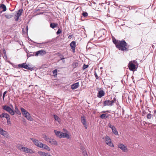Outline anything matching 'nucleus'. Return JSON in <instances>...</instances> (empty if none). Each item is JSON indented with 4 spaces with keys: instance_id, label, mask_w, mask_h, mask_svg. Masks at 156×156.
Returning <instances> with one entry per match:
<instances>
[{
    "instance_id": "nucleus-23",
    "label": "nucleus",
    "mask_w": 156,
    "mask_h": 156,
    "mask_svg": "<svg viewBox=\"0 0 156 156\" xmlns=\"http://www.w3.org/2000/svg\"><path fill=\"white\" fill-rule=\"evenodd\" d=\"M58 25L57 23H53L50 24V27L52 28H54Z\"/></svg>"
},
{
    "instance_id": "nucleus-54",
    "label": "nucleus",
    "mask_w": 156,
    "mask_h": 156,
    "mask_svg": "<svg viewBox=\"0 0 156 156\" xmlns=\"http://www.w3.org/2000/svg\"><path fill=\"white\" fill-rule=\"evenodd\" d=\"M106 112V111H103L102 112V113H105Z\"/></svg>"
},
{
    "instance_id": "nucleus-26",
    "label": "nucleus",
    "mask_w": 156,
    "mask_h": 156,
    "mask_svg": "<svg viewBox=\"0 0 156 156\" xmlns=\"http://www.w3.org/2000/svg\"><path fill=\"white\" fill-rule=\"evenodd\" d=\"M28 120L32 121L33 120V118L30 116V114L29 113H28V115H26L24 116Z\"/></svg>"
},
{
    "instance_id": "nucleus-41",
    "label": "nucleus",
    "mask_w": 156,
    "mask_h": 156,
    "mask_svg": "<svg viewBox=\"0 0 156 156\" xmlns=\"http://www.w3.org/2000/svg\"><path fill=\"white\" fill-rule=\"evenodd\" d=\"M108 126L109 127L111 128L112 129V128H113L115 127V126H114L112 125L110 123H108Z\"/></svg>"
},
{
    "instance_id": "nucleus-11",
    "label": "nucleus",
    "mask_w": 156,
    "mask_h": 156,
    "mask_svg": "<svg viewBox=\"0 0 156 156\" xmlns=\"http://www.w3.org/2000/svg\"><path fill=\"white\" fill-rule=\"evenodd\" d=\"M27 148V147H23V145H19L17 146V148L19 150L25 152H26Z\"/></svg>"
},
{
    "instance_id": "nucleus-38",
    "label": "nucleus",
    "mask_w": 156,
    "mask_h": 156,
    "mask_svg": "<svg viewBox=\"0 0 156 156\" xmlns=\"http://www.w3.org/2000/svg\"><path fill=\"white\" fill-rule=\"evenodd\" d=\"M57 69H55V70H54L52 71V73H53V74H54V76L57 75Z\"/></svg>"
},
{
    "instance_id": "nucleus-39",
    "label": "nucleus",
    "mask_w": 156,
    "mask_h": 156,
    "mask_svg": "<svg viewBox=\"0 0 156 156\" xmlns=\"http://www.w3.org/2000/svg\"><path fill=\"white\" fill-rule=\"evenodd\" d=\"M152 115L150 113L148 114L147 115V118L148 119H151Z\"/></svg>"
},
{
    "instance_id": "nucleus-42",
    "label": "nucleus",
    "mask_w": 156,
    "mask_h": 156,
    "mask_svg": "<svg viewBox=\"0 0 156 156\" xmlns=\"http://www.w3.org/2000/svg\"><path fill=\"white\" fill-rule=\"evenodd\" d=\"M88 67V65H86L85 64L83 65V69L84 70L85 69H86Z\"/></svg>"
},
{
    "instance_id": "nucleus-2",
    "label": "nucleus",
    "mask_w": 156,
    "mask_h": 156,
    "mask_svg": "<svg viewBox=\"0 0 156 156\" xmlns=\"http://www.w3.org/2000/svg\"><path fill=\"white\" fill-rule=\"evenodd\" d=\"M138 65V64L136 60L131 61L129 62L128 64L129 69L133 71L136 70Z\"/></svg>"
},
{
    "instance_id": "nucleus-55",
    "label": "nucleus",
    "mask_w": 156,
    "mask_h": 156,
    "mask_svg": "<svg viewBox=\"0 0 156 156\" xmlns=\"http://www.w3.org/2000/svg\"><path fill=\"white\" fill-rule=\"evenodd\" d=\"M64 59V58H61V60H62V59Z\"/></svg>"
},
{
    "instance_id": "nucleus-31",
    "label": "nucleus",
    "mask_w": 156,
    "mask_h": 156,
    "mask_svg": "<svg viewBox=\"0 0 156 156\" xmlns=\"http://www.w3.org/2000/svg\"><path fill=\"white\" fill-rule=\"evenodd\" d=\"M23 11V9H19L18 10V12L16 13V15L18 16H20Z\"/></svg>"
},
{
    "instance_id": "nucleus-3",
    "label": "nucleus",
    "mask_w": 156,
    "mask_h": 156,
    "mask_svg": "<svg viewBox=\"0 0 156 156\" xmlns=\"http://www.w3.org/2000/svg\"><path fill=\"white\" fill-rule=\"evenodd\" d=\"M54 132L56 136L59 138H67V139H69L70 138L69 135L66 133H63L55 130H54Z\"/></svg>"
},
{
    "instance_id": "nucleus-43",
    "label": "nucleus",
    "mask_w": 156,
    "mask_h": 156,
    "mask_svg": "<svg viewBox=\"0 0 156 156\" xmlns=\"http://www.w3.org/2000/svg\"><path fill=\"white\" fill-rule=\"evenodd\" d=\"M62 31L60 29H59L57 32H56V34L58 35L62 32Z\"/></svg>"
},
{
    "instance_id": "nucleus-18",
    "label": "nucleus",
    "mask_w": 156,
    "mask_h": 156,
    "mask_svg": "<svg viewBox=\"0 0 156 156\" xmlns=\"http://www.w3.org/2000/svg\"><path fill=\"white\" fill-rule=\"evenodd\" d=\"M40 148H42L46 150L49 151H50L51 150L50 148L48 146L43 144L42 147H41Z\"/></svg>"
},
{
    "instance_id": "nucleus-33",
    "label": "nucleus",
    "mask_w": 156,
    "mask_h": 156,
    "mask_svg": "<svg viewBox=\"0 0 156 156\" xmlns=\"http://www.w3.org/2000/svg\"><path fill=\"white\" fill-rule=\"evenodd\" d=\"M13 106L12 105L10 104V114L13 115L14 114V112L12 109Z\"/></svg>"
},
{
    "instance_id": "nucleus-52",
    "label": "nucleus",
    "mask_w": 156,
    "mask_h": 156,
    "mask_svg": "<svg viewBox=\"0 0 156 156\" xmlns=\"http://www.w3.org/2000/svg\"><path fill=\"white\" fill-rule=\"evenodd\" d=\"M26 30H27V31H28V26H27L26 27Z\"/></svg>"
},
{
    "instance_id": "nucleus-50",
    "label": "nucleus",
    "mask_w": 156,
    "mask_h": 156,
    "mask_svg": "<svg viewBox=\"0 0 156 156\" xmlns=\"http://www.w3.org/2000/svg\"><path fill=\"white\" fill-rule=\"evenodd\" d=\"M5 16L6 19H9V15L5 14Z\"/></svg>"
},
{
    "instance_id": "nucleus-13",
    "label": "nucleus",
    "mask_w": 156,
    "mask_h": 156,
    "mask_svg": "<svg viewBox=\"0 0 156 156\" xmlns=\"http://www.w3.org/2000/svg\"><path fill=\"white\" fill-rule=\"evenodd\" d=\"M112 106L111 101L110 100H105L103 103V106Z\"/></svg>"
},
{
    "instance_id": "nucleus-9",
    "label": "nucleus",
    "mask_w": 156,
    "mask_h": 156,
    "mask_svg": "<svg viewBox=\"0 0 156 156\" xmlns=\"http://www.w3.org/2000/svg\"><path fill=\"white\" fill-rule=\"evenodd\" d=\"M105 94V93L103 90H101L98 92L97 96L98 98H101L104 96Z\"/></svg>"
},
{
    "instance_id": "nucleus-22",
    "label": "nucleus",
    "mask_w": 156,
    "mask_h": 156,
    "mask_svg": "<svg viewBox=\"0 0 156 156\" xmlns=\"http://www.w3.org/2000/svg\"><path fill=\"white\" fill-rule=\"evenodd\" d=\"M0 9H3V11H5L6 10V8L5 5L3 4H1L0 5Z\"/></svg>"
},
{
    "instance_id": "nucleus-7",
    "label": "nucleus",
    "mask_w": 156,
    "mask_h": 156,
    "mask_svg": "<svg viewBox=\"0 0 156 156\" xmlns=\"http://www.w3.org/2000/svg\"><path fill=\"white\" fill-rule=\"evenodd\" d=\"M0 117L6 118L8 123L9 124L10 123V118H9V115L8 114L5 113H2L0 115Z\"/></svg>"
},
{
    "instance_id": "nucleus-37",
    "label": "nucleus",
    "mask_w": 156,
    "mask_h": 156,
    "mask_svg": "<svg viewBox=\"0 0 156 156\" xmlns=\"http://www.w3.org/2000/svg\"><path fill=\"white\" fill-rule=\"evenodd\" d=\"M116 101V99L115 98H114L113 100L111 101V105L112 106L113 105L114 103H115Z\"/></svg>"
},
{
    "instance_id": "nucleus-16",
    "label": "nucleus",
    "mask_w": 156,
    "mask_h": 156,
    "mask_svg": "<svg viewBox=\"0 0 156 156\" xmlns=\"http://www.w3.org/2000/svg\"><path fill=\"white\" fill-rule=\"evenodd\" d=\"M49 143L51 144H54L55 145H57V141L54 139H50L49 141Z\"/></svg>"
},
{
    "instance_id": "nucleus-48",
    "label": "nucleus",
    "mask_w": 156,
    "mask_h": 156,
    "mask_svg": "<svg viewBox=\"0 0 156 156\" xmlns=\"http://www.w3.org/2000/svg\"><path fill=\"white\" fill-rule=\"evenodd\" d=\"M146 114V112L144 110V111H143L142 115L143 116H144Z\"/></svg>"
},
{
    "instance_id": "nucleus-49",
    "label": "nucleus",
    "mask_w": 156,
    "mask_h": 156,
    "mask_svg": "<svg viewBox=\"0 0 156 156\" xmlns=\"http://www.w3.org/2000/svg\"><path fill=\"white\" fill-rule=\"evenodd\" d=\"M83 154L84 156H88L87 153L86 151H85V152L83 151Z\"/></svg>"
},
{
    "instance_id": "nucleus-8",
    "label": "nucleus",
    "mask_w": 156,
    "mask_h": 156,
    "mask_svg": "<svg viewBox=\"0 0 156 156\" xmlns=\"http://www.w3.org/2000/svg\"><path fill=\"white\" fill-rule=\"evenodd\" d=\"M118 147L121 149L124 152H126L128 151L127 147L122 144H119L118 145Z\"/></svg>"
},
{
    "instance_id": "nucleus-30",
    "label": "nucleus",
    "mask_w": 156,
    "mask_h": 156,
    "mask_svg": "<svg viewBox=\"0 0 156 156\" xmlns=\"http://www.w3.org/2000/svg\"><path fill=\"white\" fill-rule=\"evenodd\" d=\"M23 68L27 69L30 70H32L33 69V67H29L27 65H26V64H25V66H24Z\"/></svg>"
},
{
    "instance_id": "nucleus-17",
    "label": "nucleus",
    "mask_w": 156,
    "mask_h": 156,
    "mask_svg": "<svg viewBox=\"0 0 156 156\" xmlns=\"http://www.w3.org/2000/svg\"><path fill=\"white\" fill-rule=\"evenodd\" d=\"M0 134L5 136H7V132L0 127Z\"/></svg>"
},
{
    "instance_id": "nucleus-29",
    "label": "nucleus",
    "mask_w": 156,
    "mask_h": 156,
    "mask_svg": "<svg viewBox=\"0 0 156 156\" xmlns=\"http://www.w3.org/2000/svg\"><path fill=\"white\" fill-rule=\"evenodd\" d=\"M27 150L26 153H29L30 154H32L34 153L33 151L30 149L28 148L27 147Z\"/></svg>"
},
{
    "instance_id": "nucleus-40",
    "label": "nucleus",
    "mask_w": 156,
    "mask_h": 156,
    "mask_svg": "<svg viewBox=\"0 0 156 156\" xmlns=\"http://www.w3.org/2000/svg\"><path fill=\"white\" fill-rule=\"evenodd\" d=\"M108 126L109 127L111 128L112 129V128H113L115 127V126H114L112 125L110 123H108Z\"/></svg>"
},
{
    "instance_id": "nucleus-51",
    "label": "nucleus",
    "mask_w": 156,
    "mask_h": 156,
    "mask_svg": "<svg viewBox=\"0 0 156 156\" xmlns=\"http://www.w3.org/2000/svg\"><path fill=\"white\" fill-rule=\"evenodd\" d=\"M6 93H7V91H6L4 92V93H3V99L4 98V97L5 96V94H6Z\"/></svg>"
},
{
    "instance_id": "nucleus-1",
    "label": "nucleus",
    "mask_w": 156,
    "mask_h": 156,
    "mask_svg": "<svg viewBox=\"0 0 156 156\" xmlns=\"http://www.w3.org/2000/svg\"><path fill=\"white\" fill-rule=\"evenodd\" d=\"M112 41L116 47L119 50L123 51H128V48L126 47L127 44L124 40L119 41L116 40L115 38H113Z\"/></svg>"
},
{
    "instance_id": "nucleus-53",
    "label": "nucleus",
    "mask_w": 156,
    "mask_h": 156,
    "mask_svg": "<svg viewBox=\"0 0 156 156\" xmlns=\"http://www.w3.org/2000/svg\"><path fill=\"white\" fill-rule=\"evenodd\" d=\"M14 9H12V10H11V9H10V11H13Z\"/></svg>"
},
{
    "instance_id": "nucleus-21",
    "label": "nucleus",
    "mask_w": 156,
    "mask_h": 156,
    "mask_svg": "<svg viewBox=\"0 0 156 156\" xmlns=\"http://www.w3.org/2000/svg\"><path fill=\"white\" fill-rule=\"evenodd\" d=\"M54 118L55 120L58 122L59 123L61 122V119L57 115H54Z\"/></svg>"
},
{
    "instance_id": "nucleus-25",
    "label": "nucleus",
    "mask_w": 156,
    "mask_h": 156,
    "mask_svg": "<svg viewBox=\"0 0 156 156\" xmlns=\"http://www.w3.org/2000/svg\"><path fill=\"white\" fill-rule=\"evenodd\" d=\"M112 132L113 133L115 134L116 135H118V131H117L116 128L115 127H114L113 128H112Z\"/></svg>"
},
{
    "instance_id": "nucleus-36",
    "label": "nucleus",
    "mask_w": 156,
    "mask_h": 156,
    "mask_svg": "<svg viewBox=\"0 0 156 156\" xmlns=\"http://www.w3.org/2000/svg\"><path fill=\"white\" fill-rule=\"evenodd\" d=\"M82 15L84 17H86L88 16V13L86 12H83L82 13Z\"/></svg>"
},
{
    "instance_id": "nucleus-10",
    "label": "nucleus",
    "mask_w": 156,
    "mask_h": 156,
    "mask_svg": "<svg viewBox=\"0 0 156 156\" xmlns=\"http://www.w3.org/2000/svg\"><path fill=\"white\" fill-rule=\"evenodd\" d=\"M70 46L72 50L74 52L75 51L76 47V42L75 41H72L70 44Z\"/></svg>"
},
{
    "instance_id": "nucleus-12",
    "label": "nucleus",
    "mask_w": 156,
    "mask_h": 156,
    "mask_svg": "<svg viewBox=\"0 0 156 156\" xmlns=\"http://www.w3.org/2000/svg\"><path fill=\"white\" fill-rule=\"evenodd\" d=\"M81 121L85 129H87V126L86 124L85 117L84 116L81 117Z\"/></svg>"
},
{
    "instance_id": "nucleus-27",
    "label": "nucleus",
    "mask_w": 156,
    "mask_h": 156,
    "mask_svg": "<svg viewBox=\"0 0 156 156\" xmlns=\"http://www.w3.org/2000/svg\"><path fill=\"white\" fill-rule=\"evenodd\" d=\"M42 137H43L44 139L47 141H49L50 138L48 137L45 134H43L42 135Z\"/></svg>"
},
{
    "instance_id": "nucleus-5",
    "label": "nucleus",
    "mask_w": 156,
    "mask_h": 156,
    "mask_svg": "<svg viewBox=\"0 0 156 156\" xmlns=\"http://www.w3.org/2000/svg\"><path fill=\"white\" fill-rule=\"evenodd\" d=\"M31 140H32L34 144L37 147L40 148L42 147L43 144L40 142L38 140L34 138H31Z\"/></svg>"
},
{
    "instance_id": "nucleus-14",
    "label": "nucleus",
    "mask_w": 156,
    "mask_h": 156,
    "mask_svg": "<svg viewBox=\"0 0 156 156\" xmlns=\"http://www.w3.org/2000/svg\"><path fill=\"white\" fill-rule=\"evenodd\" d=\"M79 86V82H77L72 84L71 86V88L72 89L74 90L77 88Z\"/></svg>"
},
{
    "instance_id": "nucleus-4",
    "label": "nucleus",
    "mask_w": 156,
    "mask_h": 156,
    "mask_svg": "<svg viewBox=\"0 0 156 156\" xmlns=\"http://www.w3.org/2000/svg\"><path fill=\"white\" fill-rule=\"evenodd\" d=\"M103 139L105 140V142L110 147H114L113 144L112 143V141L110 138L108 136H106Z\"/></svg>"
},
{
    "instance_id": "nucleus-28",
    "label": "nucleus",
    "mask_w": 156,
    "mask_h": 156,
    "mask_svg": "<svg viewBox=\"0 0 156 156\" xmlns=\"http://www.w3.org/2000/svg\"><path fill=\"white\" fill-rule=\"evenodd\" d=\"M38 153L41 156H47L48 154V153H45L44 152H43L41 151H39L38 152Z\"/></svg>"
},
{
    "instance_id": "nucleus-47",
    "label": "nucleus",
    "mask_w": 156,
    "mask_h": 156,
    "mask_svg": "<svg viewBox=\"0 0 156 156\" xmlns=\"http://www.w3.org/2000/svg\"><path fill=\"white\" fill-rule=\"evenodd\" d=\"M27 55L28 57H30L31 56H34V55H35L34 54V53H33V55L30 54H29V53H27Z\"/></svg>"
},
{
    "instance_id": "nucleus-35",
    "label": "nucleus",
    "mask_w": 156,
    "mask_h": 156,
    "mask_svg": "<svg viewBox=\"0 0 156 156\" xmlns=\"http://www.w3.org/2000/svg\"><path fill=\"white\" fill-rule=\"evenodd\" d=\"M25 64L26 63L19 64L18 65V66L19 68H24V66H25Z\"/></svg>"
},
{
    "instance_id": "nucleus-32",
    "label": "nucleus",
    "mask_w": 156,
    "mask_h": 156,
    "mask_svg": "<svg viewBox=\"0 0 156 156\" xmlns=\"http://www.w3.org/2000/svg\"><path fill=\"white\" fill-rule=\"evenodd\" d=\"M15 112L16 114H18V115H21V113L20 111L16 106H15Z\"/></svg>"
},
{
    "instance_id": "nucleus-6",
    "label": "nucleus",
    "mask_w": 156,
    "mask_h": 156,
    "mask_svg": "<svg viewBox=\"0 0 156 156\" xmlns=\"http://www.w3.org/2000/svg\"><path fill=\"white\" fill-rule=\"evenodd\" d=\"M35 55L36 56H37L39 55L41 56L43 55L46 54V52L44 50L42 49L35 52Z\"/></svg>"
},
{
    "instance_id": "nucleus-46",
    "label": "nucleus",
    "mask_w": 156,
    "mask_h": 156,
    "mask_svg": "<svg viewBox=\"0 0 156 156\" xmlns=\"http://www.w3.org/2000/svg\"><path fill=\"white\" fill-rule=\"evenodd\" d=\"M94 75L95 76V77L96 79H98L99 78V77L98 76L96 73L95 72H94Z\"/></svg>"
},
{
    "instance_id": "nucleus-24",
    "label": "nucleus",
    "mask_w": 156,
    "mask_h": 156,
    "mask_svg": "<svg viewBox=\"0 0 156 156\" xmlns=\"http://www.w3.org/2000/svg\"><path fill=\"white\" fill-rule=\"evenodd\" d=\"M3 109L5 110L6 111L10 113V107L7 105L3 106L2 108Z\"/></svg>"
},
{
    "instance_id": "nucleus-34",
    "label": "nucleus",
    "mask_w": 156,
    "mask_h": 156,
    "mask_svg": "<svg viewBox=\"0 0 156 156\" xmlns=\"http://www.w3.org/2000/svg\"><path fill=\"white\" fill-rule=\"evenodd\" d=\"M72 66L74 68H75L78 66V63L77 62H75L72 64Z\"/></svg>"
},
{
    "instance_id": "nucleus-19",
    "label": "nucleus",
    "mask_w": 156,
    "mask_h": 156,
    "mask_svg": "<svg viewBox=\"0 0 156 156\" xmlns=\"http://www.w3.org/2000/svg\"><path fill=\"white\" fill-rule=\"evenodd\" d=\"M3 53H4V55L3 58L4 59L8 62L10 63V62L9 60H7V58L6 55V51H5V49H4L3 50Z\"/></svg>"
},
{
    "instance_id": "nucleus-44",
    "label": "nucleus",
    "mask_w": 156,
    "mask_h": 156,
    "mask_svg": "<svg viewBox=\"0 0 156 156\" xmlns=\"http://www.w3.org/2000/svg\"><path fill=\"white\" fill-rule=\"evenodd\" d=\"M45 43H37L39 44V46H38V47H40L41 48H43V47L42 46V44H44Z\"/></svg>"
},
{
    "instance_id": "nucleus-20",
    "label": "nucleus",
    "mask_w": 156,
    "mask_h": 156,
    "mask_svg": "<svg viewBox=\"0 0 156 156\" xmlns=\"http://www.w3.org/2000/svg\"><path fill=\"white\" fill-rule=\"evenodd\" d=\"M109 116V115L108 114H103L101 115L100 117L102 119H106Z\"/></svg>"
},
{
    "instance_id": "nucleus-45",
    "label": "nucleus",
    "mask_w": 156,
    "mask_h": 156,
    "mask_svg": "<svg viewBox=\"0 0 156 156\" xmlns=\"http://www.w3.org/2000/svg\"><path fill=\"white\" fill-rule=\"evenodd\" d=\"M19 17L20 16H17L16 15L15 16V17L14 18L15 19V21H18L19 19Z\"/></svg>"
},
{
    "instance_id": "nucleus-15",
    "label": "nucleus",
    "mask_w": 156,
    "mask_h": 156,
    "mask_svg": "<svg viewBox=\"0 0 156 156\" xmlns=\"http://www.w3.org/2000/svg\"><path fill=\"white\" fill-rule=\"evenodd\" d=\"M21 111L22 113V114L25 116V115H28V113H29L27 112L26 110L23 108H21Z\"/></svg>"
}]
</instances>
